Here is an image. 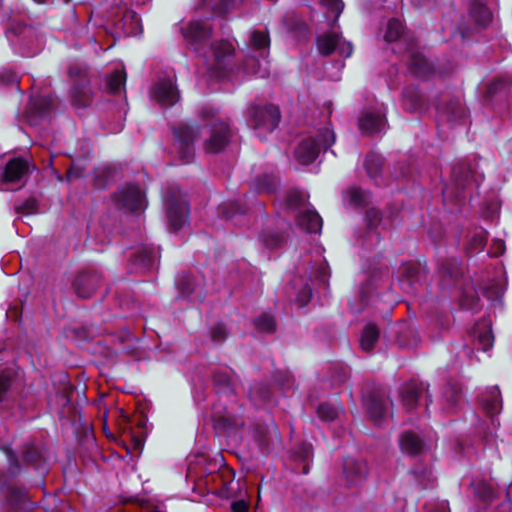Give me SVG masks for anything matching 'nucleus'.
I'll return each mask as SVG.
<instances>
[{
  "label": "nucleus",
  "instance_id": "nucleus-1",
  "mask_svg": "<svg viewBox=\"0 0 512 512\" xmlns=\"http://www.w3.org/2000/svg\"><path fill=\"white\" fill-rule=\"evenodd\" d=\"M308 196L299 190L290 191L286 198L287 208L296 218L298 226L311 233L321 230L322 219L316 210L307 203Z\"/></svg>",
  "mask_w": 512,
  "mask_h": 512
},
{
  "label": "nucleus",
  "instance_id": "nucleus-2",
  "mask_svg": "<svg viewBox=\"0 0 512 512\" xmlns=\"http://www.w3.org/2000/svg\"><path fill=\"white\" fill-rule=\"evenodd\" d=\"M335 141V134L329 128H324L316 137H307L299 142L294 150L295 159L303 165L312 163L321 149H327Z\"/></svg>",
  "mask_w": 512,
  "mask_h": 512
},
{
  "label": "nucleus",
  "instance_id": "nucleus-3",
  "mask_svg": "<svg viewBox=\"0 0 512 512\" xmlns=\"http://www.w3.org/2000/svg\"><path fill=\"white\" fill-rule=\"evenodd\" d=\"M279 121L280 111L277 106L267 105L252 109L251 124L260 138L274 131Z\"/></svg>",
  "mask_w": 512,
  "mask_h": 512
},
{
  "label": "nucleus",
  "instance_id": "nucleus-4",
  "mask_svg": "<svg viewBox=\"0 0 512 512\" xmlns=\"http://www.w3.org/2000/svg\"><path fill=\"white\" fill-rule=\"evenodd\" d=\"M175 150L183 164L190 163L194 158L193 144L199 137V127L194 125H182L175 129Z\"/></svg>",
  "mask_w": 512,
  "mask_h": 512
},
{
  "label": "nucleus",
  "instance_id": "nucleus-5",
  "mask_svg": "<svg viewBox=\"0 0 512 512\" xmlns=\"http://www.w3.org/2000/svg\"><path fill=\"white\" fill-rule=\"evenodd\" d=\"M113 202L118 209L125 211H141L145 208V199L138 186L127 184L114 193Z\"/></svg>",
  "mask_w": 512,
  "mask_h": 512
},
{
  "label": "nucleus",
  "instance_id": "nucleus-6",
  "mask_svg": "<svg viewBox=\"0 0 512 512\" xmlns=\"http://www.w3.org/2000/svg\"><path fill=\"white\" fill-rule=\"evenodd\" d=\"M231 138L229 124L223 120H216L210 125L208 138L204 142L207 153H219L223 151Z\"/></svg>",
  "mask_w": 512,
  "mask_h": 512
},
{
  "label": "nucleus",
  "instance_id": "nucleus-7",
  "mask_svg": "<svg viewBox=\"0 0 512 512\" xmlns=\"http://www.w3.org/2000/svg\"><path fill=\"white\" fill-rule=\"evenodd\" d=\"M9 40L27 50L26 55L32 56L40 50V39L36 31L27 25H19L8 32Z\"/></svg>",
  "mask_w": 512,
  "mask_h": 512
},
{
  "label": "nucleus",
  "instance_id": "nucleus-8",
  "mask_svg": "<svg viewBox=\"0 0 512 512\" xmlns=\"http://www.w3.org/2000/svg\"><path fill=\"white\" fill-rule=\"evenodd\" d=\"M317 47L320 54L327 56L337 51L343 57H350L353 51L352 44L341 38L335 32L325 33L317 38Z\"/></svg>",
  "mask_w": 512,
  "mask_h": 512
},
{
  "label": "nucleus",
  "instance_id": "nucleus-9",
  "mask_svg": "<svg viewBox=\"0 0 512 512\" xmlns=\"http://www.w3.org/2000/svg\"><path fill=\"white\" fill-rule=\"evenodd\" d=\"M391 401L381 391H372L364 398V405L371 419L379 425L389 412Z\"/></svg>",
  "mask_w": 512,
  "mask_h": 512
},
{
  "label": "nucleus",
  "instance_id": "nucleus-10",
  "mask_svg": "<svg viewBox=\"0 0 512 512\" xmlns=\"http://www.w3.org/2000/svg\"><path fill=\"white\" fill-rule=\"evenodd\" d=\"M151 98L163 107L173 106L180 95L171 78L160 79L151 89Z\"/></svg>",
  "mask_w": 512,
  "mask_h": 512
},
{
  "label": "nucleus",
  "instance_id": "nucleus-11",
  "mask_svg": "<svg viewBox=\"0 0 512 512\" xmlns=\"http://www.w3.org/2000/svg\"><path fill=\"white\" fill-rule=\"evenodd\" d=\"M102 284L101 274L97 271H83L78 274L73 283V288L78 297L87 299L94 295Z\"/></svg>",
  "mask_w": 512,
  "mask_h": 512
},
{
  "label": "nucleus",
  "instance_id": "nucleus-12",
  "mask_svg": "<svg viewBox=\"0 0 512 512\" xmlns=\"http://www.w3.org/2000/svg\"><path fill=\"white\" fill-rule=\"evenodd\" d=\"M180 296L191 301H202L204 298V285L202 277L183 273L177 280Z\"/></svg>",
  "mask_w": 512,
  "mask_h": 512
},
{
  "label": "nucleus",
  "instance_id": "nucleus-13",
  "mask_svg": "<svg viewBox=\"0 0 512 512\" xmlns=\"http://www.w3.org/2000/svg\"><path fill=\"white\" fill-rule=\"evenodd\" d=\"M167 217L170 228L173 231L180 230L186 223L188 215V205L184 199L167 196L165 198Z\"/></svg>",
  "mask_w": 512,
  "mask_h": 512
},
{
  "label": "nucleus",
  "instance_id": "nucleus-14",
  "mask_svg": "<svg viewBox=\"0 0 512 512\" xmlns=\"http://www.w3.org/2000/svg\"><path fill=\"white\" fill-rule=\"evenodd\" d=\"M54 108V99L51 96H33L27 110V118L31 125H38L41 120L48 118Z\"/></svg>",
  "mask_w": 512,
  "mask_h": 512
},
{
  "label": "nucleus",
  "instance_id": "nucleus-15",
  "mask_svg": "<svg viewBox=\"0 0 512 512\" xmlns=\"http://www.w3.org/2000/svg\"><path fill=\"white\" fill-rule=\"evenodd\" d=\"M20 454L22 461L27 466L39 472L40 475H44L48 472L47 460L42 447L39 445L33 442H27L21 447Z\"/></svg>",
  "mask_w": 512,
  "mask_h": 512
},
{
  "label": "nucleus",
  "instance_id": "nucleus-16",
  "mask_svg": "<svg viewBox=\"0 0 512 512\" xmlns=\"http://www.w3.org/2000/svg\"><path fill=\"white\" fill-rule=\"evenodd\" d=\"M212 420L217 430L228 431L242 428L245 424L242 417L235 415L227 407L216 404L213 407Z\"/></svg>",
  "mask_w": 512,
  "mask_h": 512
},
{
  "label": "nucleus",
  "instance_id": "nucleus-17",
  "mask_svg": "<svg viewBox=\"0 0 512 512\" xmlns=\"http://www.w3.org/2000/svg\"><path fill=\"white\" fill-rule=\"evenodd\" d=\"M342 475L347 487L356 486L365 479L367 465L363 461L347 457L343 462Z\"/></svg>",
  "mask_w": 512,
  "mask_h": 512
},
{
  "label": "nucleus",
  "instance_id": "nucleus-18",
  "mask_svg": "<svg viewBox=\"0 0 512 512\" xmlns=\"http://www.w3.org/2000/svg\"><path fill=\"white\" fill-rule=\"evenodd\" d=\"M480 405L484 412L491 418L492 425H499V422L495 419L502 410V398L498 386H492L487 388L479 398Z\"/></svg>",
  "mask_w": 512,
  "mask_h": 512
},
{
  "label": "nucleus",
  "instance_id": "nucleus-19",
  "mask_svg": "<svg viewBox=\"0 0 512 512\" xmlns=\"http://www.w3.org/2000/svg\"><path fill=\"white\" fill-rule=\"evenodd\" d=\"M253 437L259 447L266 452L271 451L279 441L277 427L273 422L269 424H256L253 428Z\"/></svg>",
  "mask_w": 512,
  "mask_h": 512
},
{
  "label": "nucleus",
  "instance_id": "nucleus-20",
  "mask_svg": "<svg viewBox=\"0 0 512 512\" xmlns=\"http://www.w3.org/2000/svg\"><path fill=\"white\" fill-rule=\"evenodd\" d=\"M359 129L364 134L374 135L385 129L384 114L376 111H365L358 120Z\"/></svg>",
  "mask_w": 512,
  "mask_h": 512
},
{
  "label": "nucleus",
  "instance_id": "nucleus-21",
  "mask_svg": "<svg viewBox=\"0 0 512 512\" xmlns=\"http://www.w3.org/2000/svg\"><path fill=\"white\" fill-rule=\"evenodd\" d=\"M412 331L409 329L406 322H389L388 328L384 332V337L390 341H394L400 347H409L413 345V340L410 339Z\"/></svg>",
  "mask_w": 512,
  "mask_h": 512
},
{
  "label": "nucleus",
  "instance_id": "nucleus-22",
  "mask_svg": "<svg viewBox=\"0 0 512 512\" xmlns=\"http://www.w3.org/2000/svg\"><path fill=\"white\" fill-rule=\"evenodd\" d=\"M182 33L186 40L196 46L209 38L211 34V26L207 21H192L182 30Z\"/></svg>",
  "mask_w": 512,
  "mask_h": 512
},
{
  "label": "nucleus",
  "instance_id": "nucleus-23",
  "mask_svg": "<svg viewBox=\"0 0 512 512\" xmlns=\"http://www.w3.org/2000/svg\"><path fill=\"white\" fill-rule=\"evenodd\" d=\"M28 171L29 164L25 160L19 158L12 159L5 166L2 182H20L27 175Z\"/></svg>",
  "mask_w": 512,
  "mask_h": 512
},
{
  "label": "nucleus",
  "instance_id": "nucleus-24",
  "mask_svg": "<svg viewBox=\"0 0 512 512\" xmlns=\"http://www.w3.org/2000/svg\"><path fill=\"white\" fill-rule=\"evenodd\" d=\"M247 397L255 407H263L272 401L273 392L267 384L256 382L249 387Z\"/></svg>",
  "mask_w": 512,
  "mask_h": 512
},
{
  "label": "nucleus",
  "instance_id": "nucleus-25",
  "mask_svg": "<svg viewBox=\"0 0 512 512\" xmlns=\"http://www.w3.org/2000/svg\"><path fill=\"white\" fill-rule=\"evenodd\" d=\"M422 390V384L417 383L416 381H410L401 386L400 396L402 403L407 408V410L410 411L417 406Z\"/></svg>",
  "mask_w": 512,
  "mask_h": 512
},
{
  "label": "nucleus",
  "instance_id": "nucleus-26",
  "mask_svg": "<svg viewBox=\"0 0 512 512\" xmlns=\"http://www.w3.org/2000/svg\"><path fill=\"white\" fill-rule=\"evenodd\" d=\"M290 288L295 294V300L299 306L306 305L312 297V288L310 279H306L303 276H295L290 284Z\"/></svg>",
  "mask_w": 512,
  "mask_h": 512
},
{
  "label": "nucleus",
  "instance_id": "nucleus-27",
  "mask_svg": "<svg viewBox=\"0 0 512 512\" xmlns=\"http://www.w3.org/2000/svg\"><path fill=\"white\" fill-rule=\"evenodd\" d=\"M213 385L216 393L221 396L235 395V382L225 371L217 370L212 376Z\"/></svg>",
  "mask_w": 512,
  "mask_h": 512
},
{
  "label": "nucleus",
  "instance_id": "nucleus-28",
  "mask_svg": "<svg viewBox=\"0 0 512 512\" xmlns=\"http://www.w3.org/2000/svg\"><path fill=\"white\" fill-rule=\"evenodd\" d=\"M401 450L409 455H418L424 450V442L421 437L412 432L406 431L401 434L399 439Z\"/></svg>",
  "mask_w": 512,
  "mask_h": 512
},
{
  "label": "nucleus",
  "instance_id": "nucleus-29",
  "mask_svg": "<svg viewBox=\"0 0 512 512\" xmlns=\"http://www.w3.org/2000/svg\"><path fill=\"white\" fill-rule=\"evenodd\" d=\"M380 335L381 330L374 322L367 323L360 334V348L365 352H371L379 341Z\"/></svg>",
  "mask_w": 512,
  "mask_h": 512
},
{
  "label": "nucleus",
  "instance_id": "nucleus-30",
  "mask_svg": "<svg viewBox=\"0 0 512 512\" xmlns=\"http://www.w3.org/2000/svg\"><path fill=\"white\" fill-rule=\"evenodd\" d=\"M472 334L476 338L480 348L483 351H487L492 347L494 342V335L492 333V327L488 322H475L472 329Z\"/></svg>",
  "mask_w": 512,
  "mask_h": 512
},
{
  "label": "nucleus",
  "instance_id": "nucleus-31",
  "mask_svg": "<svg viewBox=\"0 0 512 512\" xmlns=\"http://www.w3.org/2000/svg\"><path fill=\"white\" fill-rule=\"evenodd\" d=\"M6 457L8 459L7 474L0 472V486L3 487L8 483L9 478H15L22 472V465L19 460L18 454H16L11 448L6 447L4 449Z\"/></svg>",
  "mask_w": 512,
  "mask_h": 512
},
{
  "label": "nucleus",
  "instance_id": "nucleus-32",
  "mask_svg": "<svg viewBox=\"0 0 512 512\" xmlns=\"http://www.w3.org/2000/svg\"><path fill=\"white\" fill-rule=\"evenodd\" d=\"M462 399V389L457 383H447L443 390V408L454 411Z\"/></svg>",
  "mask_w": 512,
  "mask_h": 512
},
{
  "label": "nucleus",
  "instance_id": "nucleus-33",
  "mask_svg": "<svg viewBox=\"0 0 512 512\" xmlns=\"http://www.w3.org/2000/svg\"><path fill=\"white\" fill-rule=\"evenodd\" d=\"M452 176L456 186L460 189H465L475 177L470 165L465 162L453 166Z\"/></svg>",
  "mask_w": 512,
  "mask_h": 512
},
{
  "label": "nucleus",
  "instance_id": "nucleus-34",
  "mask_svg": "<svg viewBox=\"0 0 512 512\" xmlns=\"http://www.w3.org/2000/svg\"><path fill=\"white\" fill-rule=\"evenodd\" d=\"M313 456V449L311 444L301 443L299 444L293 451V458L295 461L299 462V468H296L297 471L302 474H308L309 472V462Z\"/></svg>",
  "mask_w": 512,
  "mask_h": 512
},
{
  "label": "nucleus",
  "instance_id": "nucleus-35",
  "mask_svg": "<svg viewBox=\"0 0 512 512\" xmlns=\"http://www.w3.org/2000/svg\"><path fill=\"white\" fill-rule=\"evenodd\" d=\"M250 47L258 51L261 56H267L270 47V38L267 30H253L249 37Z\"/></svg>",
  "mask_w": 512,
  "mask_h": 512
},
{
  "label": "nucleus",
  "instance_id": "nucleus-36",
  "mask_svg": "<svg viewBox=\"0 0 512 512\" xmlns=\"http://www.w3.org/2000/svg\"><path fill=\"white\" fill-rule=\"evenodd\" d=\"M262 59H256L254 57H249L244 64V69L246 73L255 75L259 78H266L270 74L269 62L267 61V56H261Z\"/></svg>",
  "mask_w": 512,
  "mask_h": 512
},
{
  "label": "nucleus",
  "instance_id": "nucleus-37",
  "mask_svg": "<svg viewBox=\"0 0 512 512\" xmlns=\"http://www.w3.org/2000/svg\"><path fill=\"white\" fill-rule=\"evenodd\" d=\"M439 274L441 277L442 287H450L452 284L456 283L459 275L461 274V270L458 267V262L456 260H452L443 264L439 269Z\"/></svg>",
  "mask_w": 512,
  "mask_h": 512
},
{
  "label": "nucleus",
  "instance_id": "nucleus-38",
  "mask_svg": "<svg viewBox=\"0 0 512 512\" xmlns=\"http://www.w3.org/2000/svg\"><path fill=\"white\" fill-rule=\"evenodd\" d=\"M7 501L13 509H26L30 506L27 491L24 488L9 487Z\"/></svg>",
  "mask_w": 512,
  "mask_h": 512
},
{
  "label": "nucleus",
  "instance_id": "nucleus-39",
  "mask_svg": "<svg viewBox=\"0 0 512 512\" xmlns=\"http://www.w3.org/2000/svg\"><path fill=\"white\" fill-rule=\"evenodd\" d=\"M90 93V88L87 86V81L85 79L81 80L79 83L74 84L71 90L73 103L78 107H84L88 105Z\"/></svg>",
  "mask_w": 512,
  "mask_h": 512
},
{
  "label": "nucleus",
  "instance_id": "nucleus-40",
  "mask_svg": "<svg viewBox=\"0 0 512 512\" xmlns=\"http://www.w3.org/2000/svg\"><path fill=\"white\" fill-rule=\"evenodd\" d=\"M158 257L157 252L152 247H142L137 251L133 258V262L140 268L148 269L152 267Z\"/></svg>",
  "mask_w": 512,
  "mask_h": 512
},
{
  "label": "nucleus",
  "instance_id": "nucleus-41",
  "mask_svg": "<svg viewBox=\"0 0 512 512\" xmlns=\"http://www.w3.org/2000/svg\"><path fill=\"white\" fill-rule=\"evenodd\" d=\"M441 113L447 119V121L453 122L463 118L466 115V110L460 99H452L441 110Z\"/></svg>",
  "mask_w": 512,
  "mask_h": 512
},
{
  "label": "nucleus",
  "instance_id": "nucleus-42",
  "mask_svg": "<svg viewBox=\"0 0 512 512\" xmlns=\"http://www.w3.org/2000/svg\"><path fill=\"white\" fill-rule=\"evenodd\" d=\"M474 3L471 7V15L474 20L481 26L488 25L492 20V14L489 9L478 2V0H472Z\"/></svg>",
  "mask_w": 512,
  "mask_h": 512
},
{
  "label": "nucleus",
  "instance_id": "nucleus-43",
  "mask_svg": "<svg viewBox=\"0 0 512 512\" xmlns=\"http://www.w3.org/2000/svg\"><path fill=\"white\" fill-rule=\"evenodd\" d=\"M410 70L417 77H426L430 71V67L426 59L419 53L411 52Z\"/></svg>",
  "mask_w": 512,
  "mask_h": 512
},
{
  "label": "nucleus",
  "instance_id": "nucleus-44",
  "mask_svg": "<svg viewBox=\"0 0 512 512\" xmlns=\"http://www.w3.org/2000/svg\"><path fill=\"white\" fill-rule=\"evenodd\" d=\"M126 75L124 71H114L106 80L107 89L114 94L120 93L125 86Z\"/></svg>",
  "mask_w": 512,
  "mask_h": 512
},
{
  "label": "nucleus",
  "instance_id": "nucleus-45",
  "mask_svg": "<svg viewBox=\"0 0 512 512\" xmlns=\"http://www.w3.org/2000/svg\"><path fill=\"white\" fill-rule=\"evenodd\" d=\"M383 165V159L380 155L370 153L366 156L364 166L369 177L376 178Z\"/></svg>",
  "mask_w": 512,
  "mask_h": 512
},
{
  "label": "nucleus",
  "instance_id": "nucleus-46",
  "mask_svg": "<svg viewBox=\"0 0 512 512\" xmlns=\"http://www.w3.org/2000/svg\"><path fill=\"white\" fill-rule=\"evenodd\" d=\"M345 199L348 200L352 205L363 206L368 203L370 199V193L358 187H352L346 191Z\"/></svg>",
  "mask_w": 512,
  "mask_h": 512
},
{
  "label": "nucleus",
  "instance_id": "nucleus-47",
  "mask_svg": "<svg viewBox=\"0 0 512 512\" xmlns=\"http://www.w3.org/2000/svg\"><path fill=\"white\" fill-rule=\"evenodd\" d=\"M460 306L464 310H476L479 307V297L473 288L464 290L459 300Z\"/></svg>",
  "mask_w": 512,
  "mask_h": 512
},
{
  "label": "nucleus",
  "instance_id": "nucleus-48",
  "mask_svg": "<svg viewBox=\"0 0 512 512\" xmlns=\"http://www.w3.org/2000/svg\"><path fill=\"white\" fill-rule=\"evenodd\" d=\"M211 51L217 63H221L232 55L234 48L228 41H220L211 46Z\"/></svg>",
  "mask_w": 512,
  "mask_h": 512
},
{
  "label": "nucleus",
  "instance_id": "nucleus-49",
  "mask_svg": "<svg viewBox=\"0 0 512 512\" xmlns=\"http://www.w3.org/2000/svg\"><path fill=\"white\" fill-rule=\"evenodd\" d=\"M340 412V408L336 405L329 403H322L317 407L318 417L327 422L334 421Z\"/></svg>",
  "mask_w": 512,
  "mask_h": 512
},
{
  "label": "nucleus",
  "instance_id": "nucleus-50",
  "mask_svg": "<svg viewBox=\"0 0 512 512\" xmlns=\"http://www.w3.org/2000/svg\"><path fill=\"white\" fill-rule=\"evenodd\" d=\"M365 219H366V223H367L368 228L370 230H374V229H376L378 227V225L381 222V213L378 210H376V209H369L366 212ZM367 237L370 240H373V239L378 240L379 235L377 233H373L372 231H370L367 234Z\"/></svg>",
  "mask_w": 512,
  "mask_h": 512
},
{
  "label": "nucleus",
  "instance_id": "nucleus-51",
  "mask_svg": "<svg viewBox=\"0 0 512 512\" xmlns=\"http://www.w3.org/2000/svg\"><path fill=\"white\" fill-rule=\"evenodd\" d=\"M403 33V25L401 21L391 19L387 24V30L385 33V40L388 42L396 41L400 38Z\"/></svg>",
  "mask_w": 512,
  "mask_h": 512
},
{
  "label": "nucleus",
  "instance_id": "nucleus-52",
  "mask_svg": "<svg viewBox=\"0 0 512 512\" xmlns=\"http://www.w3.org/2000/svg\"><path fill=\"white\" fill-rule=\"evenodd\" d=\"M284 240L285 236L282 233L264 232L261 235V241L269 249L280 247Z\"/></svg>",
  "mask_w": 512,
  "mask_h": 512
},
{
  "label": "nucleus",
  "instance_id": "nucleus-53",
  "mask_svg": "<svg viewBox=\"0 0 512 512\" xmlns=\"http://www.w3.org/2000/svg\"><path fill=\"white\" fill-rule=\"evenodd\" d=\"M203 5L211 8L213 11L223 14L231 7V0H202Z\"/></svg>",
  "mask_w": 512,
  "mask_h": 512
},
{
  "label": "nucleus",
  "instance_id": "nucleus-54",
  "mask_svg": "<svg viewBox=\"0 0 512 512\" xmlns=\"http://www.w3.org/2000/svg\"><path fill=\"white\" fill-rule=\"evenodd\" d=\"M277 181L274 177L265 175L257 180L258 192H273L276 189Z\"/></svg>",
  "mask_w": 512,
  "mask_h": 512
},
{
  "label": "nucleus",
  "instance_id": "nucleus-55",
  "mask_svg": "<svg viewBox=\"0 0 512 512\" xmlns=\"http://www.w3.org/2000/svg\"><path fill=\"white\" fill-rule=\"evenodd\" d=\"M403 97H404L405 100H409L410 101L409 109H411L413 111H417V110L420 109L421 96H420V94L418 93L417 90H415V89H406L403 92Z\"/></svg>",
  "mask_w": 512,
  "mask_h": 512
},
{
  "label": "nucleus",
  "instance_id": "nucleus-56",
  "mask_svg": "<svg viewBox=\"0 0 512 512\" xmlns=\"http://www.w3.org/2000/svg\"><path fill=\"white\" fill-rule=\"evenodd\" d=\"M65 336L74 340H85L88 337V333L83 326H68L65 328Z\"/></svg>",
  "mask_w": 512,
  "mask_h": 512
},
{
  "label": "nucleus",
  "instance_id": "nucleus-57",
  "mask_svg": "<svg viewBox=\"0 0 512 512\" xmlns=\"http://www.w3.org/2000/svg\"><path fill=\"white\" fill-rule=\"evenodd\" d=\"M476 496L484 502H488L493 498V489L486 483H479L475 489Z\"/></svg>",
  "mask_w": 512,
  "mask_h": 512
},
{
  "label": "nucleus",
  "instance_id": "nucleus-58",
  "mask_svg": "<svg viewBox=\"0 0 512 512\" xmlns=\"http://www.w3.org/2000/svg\"><path fill=\"white\" fill-rule=\"evenodd\" d=\"M37 210V202L35 199H27L21 204L15 205V211L20 214L30 215Z\"/></svg>",
  "mask_w": 512,
  "mask_h": 512
},
{
  "label": "nucleus",
  "instance_id": "nucleus-59",
  "mask_svg": "<svg viewBox=\"0 0 512 512\" xmlns=\"http://www.w3.org/2000/svg\"><path fill=\"white\" fill-rule=\"evenodd\" d=\"M413 474L422 488L428 487V483L431 481V473L427 468L415 469Z\"/></svg>",
  "mask_w": 512,
  "mask_h": 512
},
{
  "label": "nucleus",
  "instance_id": "nucleus-60",
  "mask_svg": "<svg viewBox=\"0 0 512 512\" xmlns=\"http://www.w3.org/2000/svg\"><path fill=\"white\" fill-rule=\"evenodd\" d=\"M323 5L335 13L334 22H336L344 9V3L342 0H322Z\"/></svg>",
  "mask_w": 512,
  "mask_h": 512
},
{
  "label": "nucleus",
  "instance_id": "nucleus-61",
  "mask_svg": "<svg viewBox=\"0 0 512 512\" xmlns=\"http://www.w3.org/2000/svg\"><path fill=\"white\" fill-rule=\"evenodd\" d=\"M236 213H244V209L237 202H230L222 206V214L226 219H231Z\"/></svg>",
  "mask_w": 512,
  "mask_h": 512
},
{
  "label": "nucleus",
  "instance_id": "nucleus-62",
  "mask_svg": "<svg viewBox=\"0 0 512 512\" xmlns=\"http://www.w3.org/2000/svg\"><path fill=\"white\" fill-rule=\"evenodd\" d=\"M227 336V330L223 323H217L211 328V337L215 342H222Z\"/></svg>",
  "mask_w": 512,
  "mask_h": 512
},
{
  "label": "nucleus",
  "instance_id": "nucleus-63",
  "mask_svg": "<svg viewBox=\"0 0 512 512\" xmlns=\"http://www.w3.org/2000/svg\"><path fill=\"white\" fill-rule=\"evenodd\" d=\"M11 386V376L5 372L0 374V402L6 397Z\"/></svg>",
  "mask_w": 512,
  "mask_h": 512
},
{
  "label": "nucleus",
  "instance_id": "nucleus-64",
  "mask_svg": "<svg viewBox=\"0 0 512 512\" xmlns=\"http://www.w3.org/2000/svg\"><path fill=\"white\" fill-rule=\"evenodd\" d=\"M336 373L332 375V382L334 385H342L349 377L348 370L342 366L335 367Z\"/></svg>",
  "mask_w": 512,
  "mask_h": 512
}]
</instances>
